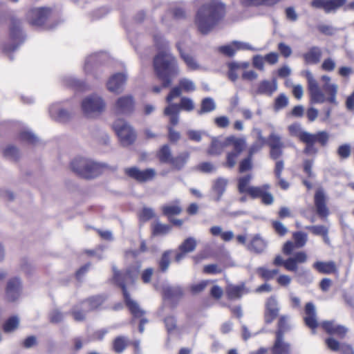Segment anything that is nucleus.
<instances>
[{"label":"nucleus","instance_id":"f257e3e1","mask_svg":"<svg viewBox=\"0 0 354 354\" xmlns=\"http://www.w3.org/2000/svg\"><path fill=\"white\" fill-rule=\"evenodd\" d=\"M154 42L159 50L153 61L155 73L162 82L163 87H169L174 79L180 74L177 59L170 52L169 42L161 35H155Z\"/></svg>","mask_w":354,"mask_h":354},{"label":"nucleus","instance_id":"f03ea898","mask_svg":"<svg viewBox=\"0 0 354 354\" xmlns=\"http://www.w3.org/2000/svg\"><path fill=\"white\" fill-rule=\"evenodd\" d=\"M305 76L308 80V91L312 102L322 104L327 101L335 105L337 104L336 95L338 86L336 84L330 82V77L329 76L323 75L322 77V80L324 82L323 89L328 94L329 96L328 97L325 96L324 93L319 88L311 72L309 71H305Z\"/></svg>","mask_w":354,"mask_h":354},{"label":"nucleus","instance_id":"7ed1b4c3","mask_svg":"<svg viewBox=\"0 0 354 354\" xmlns=\"http://www.w3.org/2000/svg\"><path fill=\"white\" fill-rule=\"evenodd\" d=\"M221 10V3L219 0H213L198 10L196 24L200 32L205 35L213 30L219 20Z\"/></svg>","mask_w":354,"mask_h":354},{"label":"nucleus","instance_id":"20e7f679","mask_svg":"<svg viewBox=\"0 0 354 354\" xmlns=\"http://www.w3.org/2000/svg\"><path fill=\"white\" fill-rule=\"evenodd\" d=\"M113 280L119 286L121 287L124 298V301L131 314L135 317H141L145 314L144 310L140 308L138 304L136 301L131 299L126 288L127 284L133 283L134 282L136 274L133 273L130 270H127L124 274H121L116 270L115 266H113Z\"/></svg>","mask_w":354,"mask_h":354},{"label":"nucleus","instance_id":"39448f33","mask_svg":"<svg viewBox=\"0 0 354 354\" xmlns=\"http://www.w3.org/2000/svg\"><path fill=\"white\" fill-rule=\"evenodd\" d=\"M113 280L119 286L121 287L124 298V301L131 314L135 317H141L145 314L144 310L140 308L138 304L136 301L131 299L126 288L127 284L133 283L134 282L136 274L133 273L130 270H127L124 274H121L116 270L115 266H113Z\"/></svg>","mask_w":354,"mask_h":354},{"label":"nucleus","instance_id":"423d86ee","mask_svg":"<svg viewBox=\"0 0 354 354\" xmlns=\"http://www.w3.org/2000/svg\"><path fill=\"white\" fill-rule=\"evenodd\" d=\"M71 166L74 172L85 178H94L109 168L105 163L84 158L74 159Z\"/></svg>","mask_w":354,"mask_h":354},{"label":"nucleus","instance_id":"0eeeda50","mask_svg":"<svg viewBox=\"0 0 354 354\" xmlns=\"http://www.w3.org/2000/svg\"><path fill=\"white\" fill-rule=\"evenodd\" d=\"M113 128L123 146H129L134 142L136 133L127 122L123 120H118L113 124Z\"/></svg>","mask_w":354,"mask_h":354},{"label":"nucleus","instance_id":"6e6552de","mask_svg":"<svg viewBox=\"0 0 354 354\" xmlns=\"http://www.w3.org/2000/svg\"><path fill=\"white\" fill-rule=\"evenodd\" d=\"M50 13L51 10L48 8H32L27 12L26 19L30 25L40 27L45 24Z\"/></svg>","mask_w":354,"mask_h":354},{"label":"nucleus","instance_id":"1a4fd4ad","mask_svg":"<svg viewBox=\"0 0 354 354\" xmlns=\"http://www.w3.org/2000/svg\"><path fill=\"white\" fill-rule=\"evenodd\" d=\"M105 107V103L98 95H92L86 97L82 102V109L85 115L88 117L95 113H100Z\"/></svg>","mask_w":354,"mask_h":354},{"label":"nucleus","instance_id":"9d476101","mask_svg":"<svg viewBox=\"0 0 354 354\" xmlns=\"http://www.w3.org/2000/svg\"><path fill=\"white\" fill-rule=\"evenodd\" d=\"M329 139V134L324 131H319L317 133H311V136L308 141H301L306 144L303 150L304 153L309 156H315L318 152V149L315 146V142L325 146Z\"/></svg>","mask_w":354,"mask_h":354},{"label":"nucleus","instance_id":"9b49d317","mask_svg":"<svg viewBox=\"0 0 354 354\" xmlns=\"http://www.w3.org/2000/svg\"><path fill=\"white\" fill-rule=\"evenodd\" d=\"M124 173L129 177L140 182L145 183L153 180L156 172L154 169L148 168L145 170H140L136 167H128L124 169Z\"/></svg>","mask_w":354,"mask_h":354},{"label":"nucleus","instance_id":"f8f14e48","mask_svg":"<svg viewBox=\"0 0 354 354\" xmlns=\"http://www.w3.org/2000/svg\"><path fill=\"white\" fill-rule=\"evenodd\" d=\"M135 101L131 95L119 97L113 107L114 112L118 115H129L134 111Z\"/></svg>","mask_w":354,"mask_h":354},{"label":"nucleus","instance_id":"ddd939ff","mask_svg":"<svg viewBox=\"0 0 354 354\" xmlns=\"http://www.w3.org/2000/svg\"><path fill=\"white\" fill-rule=\"evenodd\" d=\"M270 185L269 184H264L262 186L251 187L248 190V194L252 198H261V201L265 205H271L274 201V197L269 189Z\"/></svg>","mask_w":354,"mask_h":354},{"label":"nucleus","instance_id":"4468645a","mask_svg":"<svg viewBox=\"0 0 354 354\" xmlns=\"http://www.w3.org/2000/svg\"><path fill=\"white\" fill-rule=\"evenodd\" d=\"M196 240L193 237L186 239L179 246L178 251L175 255V261L179 263L183 260L186 254L192 252L196 248Z\"/></svg>","mask_w":354,"mask_h":354},{"label":"nucleus","instance_id":"2eb2a0df","mask_svg":"<svg viewBox=\"0 0 354 354\" xmlns=\"http://www.w3.org/2000/svg\"><path fill=\"white\" fill-rule=\"evenodd\" d=\"M21 292V282L19 278L15 277L10 279L7 283L6 297L10 301L17 300Z\"/></svg>","mask_w":354,"mask_h":354},{"label":"nucleus","instance_id":"dca6fc26","mask_svg":"<svg viewBox=\"0 0 354 354\" xmlns=\"http://www.w3.org/2000/svg\"><path fill=\"white\" fill-rule=\"evenodd\" d=\"M126 80L127 75L124 73H116L111 76L107 82V88L111 92L120 93L123 90Z\"/></svg>","mask_w":354,"mask_h":354},{"label":"nucleus","instance_id":"f3484780","mask_svg":"<svg viewBox=\"0 0 354 354\" xmlns=\"http://www.w3.org/2000/svg\"><path fill=\"white\" fill-rule=\"evenodd\" d=\"M305 317L304 318L307 326L312 329V333H315V328L319 326L316 309L315 305L311 303H307L305 306Z\"/></svg>","mask_w":354,"mask_h":354},{"label":"nucleus","instance_id":"a211bd4d","mask_svg":"<svg viewBox=\"0 0 354 354\" xmlns=\"http://www.w3.org/2000/svg\"><path fill=\"white\" fill-rule=\"evenodd\" d=\"M320 326L328 334L337 335L339 338H344L348 332L347 328L333 321H324Z\"/></svg>","mask_w":354,"mask_h":354},{"label":"nucleus","instance_id":"6ab92c4d","mask_svg":"<svg viewBox=\"0 0 354 354\" xmlns=\"http://www.w3.org/2000/svg\"><path fill=\"white\" fill-rule=\"evenodd\" d=\"M279 306L275 297H270L266 302V308L265 312V322L267 324L272 323L278 316Z\"/></svg>","mask_w":354,"mask_h":354},{"label":"nucleus","instance_id":"aec40b11","mask_svg":"<svg viewBox=\"0 0 354 354\" xmlns=\"http://www.w3.org/2000/svg\"><path fill=\"white\" fill-rule=\"evenodd\" d=\"M315 205L317 213L322 218H326L329 211L326 205V196L322 189H318L315 195Z\"/></svg>","mask_w":354,"mask_h":354},{"label":"nucleus","instance_id":"412c9836","mask_svg":"<svg viewBox=\"0 0 354 354\" xmlns=\"http://www.w3.org/2000/svg\"><path fill=\"white\" fill-rule=\"evenodd\" d=\"M50 117L60 122H65L71 118V113L60 107L59 104H55L49 108Z\"/></svg>","mask_w":354,"mask_h":354},{"label":"nucleus","instance_id":"4be33fe9","mask_svg":"<svg viewBox=\"0 0 354 354\" xmlns=\"http://www.w3.org/2000/svg\"><path fill=\"white\" fill-rule=\"evenodd\" d=\"M308 256L304 252H298L292 257L286 259V269L288 271L296 272L297 270V264L306 262Z\"/></svg>","mask_w":354,"mask_h":354},{"label":"nucleus","instance_id":"5701e85b","mask_svg":"<svg viewBox=\"0 0 354 354\" xmlns=\"http://www.w3.org/2000/svg\"><path fill=\"white\" fill-rule=\"evenodd\" d=\"M232 145L234 151L232 153H239L245 149L246 146V140L243 138H237L234 136H230L227 137L224 141H223V147Z\"/></svg>","mask_w":354,"mask_h":354},{"label":"nucleus","instance_id":"b1692460","mask_svg":"<svg viewBox=\"0 0 354 354\" xmlns=\"http://www.w3.org/2000/svg\"><path fill=\"white\" fill-rule=\"evenodd\" d=\"M228 298L236 299L240 298L242 295L249 292V290L245 287L244 283L239 285H228L225 289Z\"/></svg>","mask_w":354,"mask_h":354},{"label":"nucleus","instance_id":"393cba45","mask_svg":"<svg viewBox=\"0 0 354 354\" xmlns=\"http://www.w3.org/2000/svg\"><path fill=\"white\" fill-rule=\"evenodd\" d=\"M322 56V49L317 46H313L303 55L304 61L308 64H316L321 60Z\"/></svg>","mask_w":354,"mask_h":354},{"label":"nucleus","instance_id":"a878e982","mask_svg":"<svg viewBox=\"0 0 354 354\" xmlns=\"http://www.w3.org/2000/svg\"><path fill=\"white\" fill-rule=\"evenodd\" d=\"M277 90V82L275 79L269 80H263L261 82L258 86L257 93L261 95H266L270 96Z\"/></svg>","mask_w":354,"mask_h":354},{"label":"nucleus","instance_id":"bb28decb","mask_svg":"<svg viewBox=\"0 0 354 354\" xmlns=\"http://www.w3.org/2000/svg\"><path fill=\"white\" fill-rule=\"evenodd\" d=\"M10 37L14 41H23L22 21L21 19L12 18L10 27Z\"/></svg>","mask_w":354,"mask_h":354},{"label":"nucleus","instance_id":"cd10ccee","mask_svg":"<svg viewBox=\"0 0 354 354\" xmlns=\"http://www.w3.org/2000/svg\"><path fill=\"white\" fill-rule=\"evenodd\" d=\"M267 247V243L259 235H255L247 245V248L257 254L262 253Z\"/></svg>","mask_w":354,"mask_h":354},{"label":"nucleus","instance_id":"c85d7f7f","mask_svg":"<svg viewBox=\"0 0 354 354\" xmlns=\"http://www.w3.org/2000/svg\"><path fill=\"white\" fill-rule=\"evenodd\" d=\"M180 107L178 104L171 103L164 109V115L169 116V122L175 126L178 123Z\"/></svg>","mask_w":354,"mask_h":354},{"label":"nucleus","instance_id":"c756f323","mask_svg":"<svg viewBox=\"0 0 354 354\" xmlns=\"http://www.w3.org/2000/svg\"><path fill=\"white\" fill-rule=\"evenodd\" d=\"M290 133L295 137H297L300 141L309 140L311 133L303 130L299 124H292L288 127Z\"/></svg>","mask_w":354,"mask_h":354},{"label":"nucleus","instance_id":"7c9ffc66","mask_svg":"<svg viewBox=\"0 0 354 354\" xmlns=\"http://www.w3.org/2000/svg\"><path fill=\"white\" fill-rule=\"evenodd\" d=\"M290 344L283 341V337H276L272 354H290Z\"/></svg>","mask_w":354,"mask_h":354},{"label":"nucleus","instance_id":"2f4dec72","mask_svg":"<svg viewBox=\"0 0 354 354\" xmlns=\"http://www.w3.org/2000/svg\"><path fill=\"white\" fill-rule=\"evenodd\" d=\"M313 268L323 274H331L336 272V266L333 261H317L313 264Z\"/></svg>","mask_w":354,"mask_h":354},{"label":"nucleus","instance_id":"473e14b6","mask_svg":"<svg viewBox=\"0 0 354 354\" xmlns=\"http://www.w3.org/2000/svg\"><path fill=\"white\" fill-rule=\"evenodd\" d=\"M104 301V298L101 296H94L82 302V306L84 310L91 311L97 308Z\"/></svg>","mask_w":354,"mask_h":354},{"label":"nucleus","instance_id":"72a5a7b5","mask_svg":"<svg viewBox=\"0 0 354 354\" xmlns=\"http://www.w3.org/2000/svg\"><path fill=\"white\" fill-rule=\"evenodd\" d=\"M176 48L179 51L180 57L189 69L196 70L199 68L198 64L192 55L183 52L180 43L176 44Z\"/></svg>","mask_w":354,"mask_h":354},{"label":"nucleus","instance_id":"f704fd0d","mask_svg":"<svg viewBox=\"0 0 354 354\" xmlns=\"http://www.w3.org/2000/svg\"><path fill=\"white\" fill-rule=\"evenodd\" d=\"M282 0H240L243 6H268L272 7Z\"/></svg>","mask_w":354,"mask_h":354},{"label":"nucleus","instance_id":"c9c22d12","mask_svg":"<svg viewBox=\"0 0 354 354\" xmlns=\"http://www.w3.org/2000/svg\"><path fill=\"white\" fill-rule=\"evenodd\" d=\"M290 329L289 317L281 315L278 322V330L276 332V337H283V334Z\"/></svg>","mask_w":354,"mask_h":354},{"label":"nucleus","instance_id":"e433bc0d","mask_svg":"<svg viewBox=\"0 0 354 354\" xmlns=\"http://www.w3.org/2000/svg\"><path fill=\"white\" fill-rule=\"evenodd\" d=\"M189 153H181L176 157H172L169 164L173 167L174 169L180 170L185 165L187 160L189 159Z\"/></svg>","mask_w":354,"mask_h":354},{"label":"nucleus","instance_id":"4c0bfd02","mask_svg":"<svg viewBox=\"0 0 354 354\" xmlns=\"http://www.w3.org/2000/svg\"><path fill=\"white\" fill-rule=\"evenodd\" d=\"M164 296L168 299L179 297L183 295V290L180 286H164L162 288Z\"/></svg>","mask_w":354,"mask_h":354},{"label":"nucleus","instance_id":"58836bf2","mask_svg":"<svg viewBox=\"0 0 354 354\" xmlns=\"http://www.w3.org/2000/svg\"><path fill=\"white\" fill-rule=\"evenodd\" d=\"M157 156L160 162L169 163L172 159V154L170 147L168 145H163L157 153Z\"/></svg>","mask_w":354,"mask_h":354},{"label":"nucleus","instance_id":"ea45409f","mask_svg":"<svg viewBox=\"0 0 354 354\" xmlns=\"http://www.w3.org/2000/svg\"><path fill=\"white\" fill-rule=\"evenodd\" d=\"M128 345V339L124 336H118L113 342V349L117 353H122Z\"/></svg>","mask_w":354,"mask_h":354},{"label":"nucleus","instance_id":"a19ab883","mask_svg":"<svg viewBox=\"0 0 354 354\" xmlns=\"http://www.w3.org/2000/svg\"><path fill=\"white\" fill-rule=\"evenodd\" d=\"M89 310H84V308L82 306V302L78 305L73 307L71 310V314L73 319L76 322H83L86 318V313Z\"/></svg>","mask_w":354,"mask_h":354},{"label":"nucleus","instance_id":"79ce46f5","mask_svg":"<svg viewBox=\"0 0 354 354\" xmlns=\"http://www.w3.org/2000/svg\"><path fill=\"white\" fill-rule=\"evenodd\" d=\"M171 230L169 225L162 224L158 221L156 222L152 227V233L153 236L165 235Z\"/></svg>","mask_w":354,"mask_h":354},{"label":"nucleus","instance_id":"37998d69","mask_svg":"<svg viewBox=\"0 0 354 354\" xmlns=\"http://www.w3.org/2000/svg\"><path fill=\"white\" fill-rule=\"evenodd\" d=\"M162 214L170 217L174 215H178L182 212V208L177 203L169 204L162 207Z\"/></svg>","mask_w":354,"mask_h":354},{"label":"nucleus","instance_id":"c03bdc74","mask_svg":"<svg viewBox=\"0 0 354 354\" xmlns=\"http://www.w3.org/2000/svg\"><path fill=\"white\" fill-rule=\"evenodd\" d=\"M266 144L270 148L284 147V144L279 135L272 132L266 140Z\"/></svg>","mask_w":354,"mask_h":354},{"label":"nucleus","instance_id":"a18cd8bd","mask_svg":"<svg viewBox=\"0 0 354 354\" xmlns=\"http://www.w3.org/2000/svg\"><path fill=\"white\" fill-rule=\"evenodd\" d=\"M209 196L212 200L218 201L221 196V178L216 179L213 183L209 192Z\"/></svg>","mask_w":354,"mask_h":354},{"label":"nucleus","instance_id":"49530a36","mask_svg":"<svg viewBox=\"0 0 354 354\" xmlns=\"http://www.w3.org/2000/svg\"><path fill=\"white\" fill-rule=\"evenodd\" d=\"M216 108L215 103L212 98H205L201 103V108L198 111V114L201 115L214 111Z\"/></svg>","mask_w":354,"mask_h":354},{"label":"nucleus","instance_id":"de8ad7c7","mask_svg":"<svg viewBox=\"0 0 354 354\" xmlns=\"http://www.w3.org/2000/svg\"><path fill=\"white\" fill-rule=\"evenodd\" d=\"M173 253V251L171 250H166L163 252L159 262V268L162 272H165L167 270L169 265H170V256Z\"/></svg>","mask_w":354,"mask_h":354},{"label":"nucleus","instance_id":"09e8293b","mask_svg":"<svg viewBox=\"0 0 354 354\" xmlns=\"http://www.w3.org/2000/svg\"><path fill=\"white\" fill-rule=\"evenodd\" d=\"M19 324V319L17 316L10 317L3 324V328L5 333H11L16 330Z\"/></svg>","mask_w":354,"mask_h":354},{"label":"nucleus","instance_id":"8fccbe9b","mask_svg":"<svg viewBox=\"0 0 354 354\" xmlns=\"http://www.w3.org/2000/svg\"><path fill=\"white\" fill-rule=\"evenodd\" d=\"M252 178V175H247L239 179L238 189L240 193H248L250 188V183Z\"/></svg>","mask_w":354,"mask_h":354},{"label":"nucleus","instance_id":"3c124183","mask_svg":"<svg viewBox=\"0 0 354 354\" xmlns=\"http://www.w3.org/2000/svg\"><path fill=\"white\" fill-rule=\"evenodd\" d=\"M228 71L227 77L232 82H235L239 77V65L238 62H232L227 64Z\"/></svg>","mask_w":354,"mask_h":354},{"label":"nucleus","instance_id":"603ef678","mask_svg":"<svg viewBox=\"0 0 354 354\" xmlns=\"http://www.w3.org/2000/svg\"><path fill=\"white\" fill-rule=\"evenodd\" d=\"M19 138L21 141L32 145L35 144L38 140L37 137L31 131L28 130L22 131L19 134Z\"/></svg>","mask_w":354,"mask_h":354},{"label":"nucleus","instance_id":"864d4df0","mask_svg":"<svg viewBox=\"0 0 354 354\" xmlns=\"http://www.w3.org/2000/svg\"><path fill=\"white\" fill-rule=\"evenodd\" d=\"M296 277H297L298 281L304 284L306 283H310L313 281V277L310 274V272L307 270H301L300 271L295 272Z\"/></svg>","mask_w":354,"mask_h":354},{"label":"nucleus","instance_id":"5fc2aeb1","mask_svg":"<svg viewBox=\"0 0 354 354\" xmlns=\"http://www.w3.org/2000/svg\"><path fill=\"white\" fill-rule=\"evenodd\" d=\"M346 0H327L326 5V12L329 13L335 11L339 8L344 6Z\"/></svg>","mask_w":354,"mask_h":354},{"label":"nucleus","instance_id":"6e6d98bb","mask_svg":"<svg viewBox=\"0 0 354 354\" xmlns=\"http://www.w3.org/2000/svg\"><path fill=\"white\" fill-rule=\"evenodd\" d=\"M293 239L295 240V247L297 248L304 247L308 240L307 234L301 232L294 233Z\"/></svg>","mask_w":354,"mask_h":354},{"label":"nucleus","instance_id":"4d7b16f0","mask_svg":"<svg viewBox=\"0 0 354 354\" xmlns=\"http://www.w3.org/2000/svg\"><path fill=\"white\" fill-rule=\"evenodd\" d=\"M64 82L66 86H72L80 90H83L85 87L84 83L76 80L71 76L64 77Z\"/></svg>","mask_w":354,"mask_h":354},{"label":"nucleus","instance_id":"13d9d810","mask_svg":"<svg viewBox=\"0 0 354 354\" xmlns=\"http://www.w3.org/2000/svg\"><path fill=\"white\" fill-rule=\"evenodd\" d=\"M179 87L185 92H192L195 91L196 86L194 83L189 79L182 78L179 81Z\"/></svg>","mask_w":354,"mask_h":354},{"label":"nucleus","instance_id":"bf43d9fd","mask_svg":"<svg viewBox=\"0 0 354 354\" xmlns=\"http://www.w3.org/2000/svg\"><path fill=\"white\" fill-rule=\"evenodd\" d=\"M180 110L191 111L194 109V103L193 100L189 97H183L180 99V104H178Z\"/></svg>","mask_w":354,"mask_h":354},{"label":"nucleus","instance_id":"052dcab7","mask_svg":"<svg viewBox=\"0 0 354 354\" xmlns=\"http://www.w3.org/2000/svg\"><path fill=\"white\" fill-rule=\"evenodd\" d=\"M3 155L8 158L17 160L19 157V152L17 147L12 145H9L4 149Z\"/></svg>","mask_w":354,"mask_h":354},{"label":"nucleus","instance_id":"680f3d73","mask_svg":"<svg viewBox=\"0 0 354 354\" xmlns=\"http://www.w3.org/2000/svg\"><path fill=\"white\" fill-rule=\"evenodd\" d=\"M288 104V98L283 93L280 94L274 102V109L276 111L285 108Z\"/></svg>","mask_w":354,"mask_h":354},{"label":"nucleus","instance_id":"e2e57ef3","mask_svg":"<svg viewBox=\"0 0 354 354\" xmlns=\"http://www.w3.org/2000/svg\"><path fill=\"white\" fill-rule=\"evenodd\" d=\"M221 148V144L218 139L216 138H213L207 153L209 155H218L220 153Z\"/></svg>","mask_w":354,"mask_h":354},{"label":"nucleus","instance_id":"0e129e2a","mask_svg":"<svg viewBox=\"0 0 354 354\" xmlns=\"http://www.w3.org/2000/svg\"><path fill=\"white\" fill-rule=\"evenodd\" d=\"M306 229L310 230L315 235L322 236L328 232V228L324 225H310L306 226Z\"/></svg>","mask_w":354,"mask_h":354},{"label":"nucleus","instance_id":"69168bd1","mask_svg":"<svg viewBox=\"0 0 354 354\" xmlns=\"http://www.w3.org/2000/svg\"><path fill=\"white\" fill-rule=\"evenodd\" d=\"M212 283L211 281L209 280H203L198 283L193 284L191 286V290L194 294H197L202 292L205 288Z\"/></svg>","mask_w":354,"mask_h":354},{"label":"nucleus","instance_id":"338daca9","mask_svg":"<svg viewBox=\"0 0 354 354\" xmlns=\"http://www.w3.org/2000/svg\"><path fill=\"white\" fill-rule=\"evenodd\" d=\"M49 318L51 323L57 324L64 319V315L59 310H53L50 313Z\"/></svg>","mask_w":354,"mask_h":354},{"label":"nucleus","instance_id":"774afa93","mask_svg":"<svg viewBox=\"0 0 354 354\" xmlns=\"http://www.w3.org/2000/svg\"><path fill=\"white\" fill-rule=\"evenodd\" d=\"M257 273L264 280L268 281L273 279L271 270L265 267H259L256 270Z\"/></svg>","mask_w":354,"mask_h":354}]
</instances>
